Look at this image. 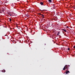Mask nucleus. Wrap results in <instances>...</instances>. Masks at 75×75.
Wrapping results in <instances>:
<instances>
[{
    "label": "nucleus",
    "instance_id": "f257e3e1",
    "mask_svg": "<svg viewBox=\"0 0 75 75\" xmlns=\"http://www.w3.org/2000/svg\"><path fill=\"white\" fill-rule=\"evenodd\" d=\"M25 17H29V15H28V14H26L25 15Z\"/></svg>",
    "mask_w": 75,
    "mask_h": 75
},
{
    "label": "nucleus",
    "instance_id": "f03ea898",
    "mask_svg": "<svg viewBox=\"0 0 75 75\" xmlns=\"http://www.w3.org/2000/svg\"><path fill=\"white\" fill-rule=\"evenodd\" d=\"M62 31H64L65 32H66V33H67V30H65V29H62Z\"/></svg>",
    "mask_w": 75,
    "mask_h": 75
},
{
    "label": "nucleus",
    "instance_id": "7ed1b4c3",
    "mask_svg": "<svg viewBox=\"0 0 75 75\" xmlns=\"http://www.w3.org/2000/svg\"><path fill=\"white\" fill-rule=\"evenodd\" d=\"M69 71H67L66 72V74H68V73H69Z\"/></svg>",
    "mask_w": 75,
    "mask_h": 75
},
{
    "label": "nucleus",
    "instance_id": "20e7f679",
    "mask_svg": "<svg viewBox=\"0 0 75 75\" xmlns=\"http://www.w3.org/2000/svg\"><path fill=\"white\" fill-rule=\"evenodd\" d=\"M40 4H41V5H42H42H43L44 3H43V2H40Z\"/></svg>",
    "mask_w": 75,
    "mask_h": 75
},
{
    "label": "nucleus",
    "instance_id": "39448f33",
    "mask_svg": "<svg viewBox=\"0 0 75 75\" xmlns=\"http://www.w3.org/2000/svg\"><path fill=\"white\" fill-rule=\"evenodd\" d=\"M59 34H60V32H58L57 34V35L58 36L59 35Z\"/></svg>",
    "mask_w": 75,
    "mask_h": 75
},
{
    "label": "nucleus",
    "instance_id": "423d86ee",
    "mask_svg": "<svg viewBox=\"0 0 75 75\" xmlns=\"http://www.w3.org/2000/svg\"><path fill=\"white\" fill-rule=\"evenodd\" d=\"M65 67H66L65 66L64 67V68L63 69V70H64V71H65V69H67Z\"/></svg>",
    "mask_w": 75,
    "mask_h": 75
},
{
    "label": "nucleus",
    "instance_id": "0eeeda50",
    "mask_svg": "<svg viewBox=\"0 0 75 75\" xmlns=\"http://www.w3.org/2000/svg\"><path fill=\"white\" fill-rule=\"evenodd\" d=\"M64 67H66V69H68V65H66L65 66H64Z\"/></svg>",
    "mask_w": 75,
    "mask_h": 75
},
{
    "label": "nucleus",
    "instance_id": "6e6552de",
    "mask_svg": "<svg viewBox=\"0 0 75 75\" xmlns=\"http://www.w3.org/2000/svg\"><path fill=\"white\" fill-rule=\"evenodd\" d=\"M2 72H6V70H3L2 71Z\"/></svg>",
    "mask_w": 75,
    "mask_h": 75
},
{
    "label": "nucleus",
    "instance_id": "1a4fd4ad",
    "mask_svg": "<svg viewBox=\"0 0 75 75\" xmlns=\"http://www.w3.org/2000/svg\"><path fill=\"white\" fill-rule=\"evenodd\" d=\"M53 7L52 8H55V5L54 4L53 5Z\"/></svg>",
    "mask_w": 75,
    "mask_h": 75
},
{
    "label": "nucleus",
    "instance_id": "9d476101",
    "mask_svg": "<svg viewBox=\"0 0 75 75\" xmlns=\"http://www.w3.org/2000/svg\"><path fill=\"white\" fill-rule=\"evenodd\" d=\"M48 1H49V2H50V3H51V2H52V1H51V0H49Z\"/></svg>",
    "mask_w": 75,
    "mask_h": 75
},
{
    "label": "nucleus",
    "instance_id": "9b49d317",
    "mask_svg": "<svg viewBox=\"0 0 75 75\" xmlns=\"http://www.w3.org/2000/svg\"><path fill=\"white\" fill-rule=\"evenodd\" d=\"M1 11H2V12H4V10H1Z\"/></svg>",
    "mask_w": 75,
    "mask_h": 75
},
{
    "label": "nucleus",
    "instance_id": "f8f14e48",
    "mask_svg": "<svg viewBox=\"0 0 75 75\" xmlns=\"http://www.w3.org/2000/svg\"><path fill=\"white\" fill-rule=\"evenodd\" d=\"M41 16H42V17H44V15H42V14H41Z\"/></svg>",
    "mask_w": 75,
    "mask_h": 75
},
{
    "label": "nucleus",
    "instance_id": "ddd939ff",
    "mask_svg": "<svg viewBox=\"0 0 75 75\" xmlns=\"http://www.w3.org/2000/svg\"><path fill=\"white\" fill-rule=\"evenodd\" d=\"M67 50L69 51V50H70V48H68Z\"/></svg>",
    "mask_w": 75,
    "mask_h": 75
},
{
    "label": "nucleus",
    "instance_id": "4468645a",
    "mask_svg": "<svg viewBox=\"0 0 75 75\" xmlns=\"http://www.w3.org/2000/svg\"><path fill=\"white\" fill-rule=\"evenodd\" d=\"M9 21H11V19L9 18Z\"/></svg>",
    "mask_w": 75,
    "mask_h": 75
},
{
    "label": "nucleus",
    "instance_id": "2eb2a0df",
    "mask_svg": "<svg viewBox=\"0 0 75 75\" xmlns=\"http://www.w3.org/2000/svg\"><path fill=\"white\" fill-rule=\"evenodd\" d=\"M38 14H39V15H41V13H38Z\"/></svg>",
    "mask_w": 75,
    "mask_h": 75
},
{
    "label": "nucleus",
    "instance_id": "dca6fc26",
    "mask_svg": "<svg viewBox=\"0 0 75 75\" xmlns=\"http://www.w3.org/2000/svg\"><path fill=\"white\" fill-rule=\"evenodd\" d=\"M73 48H74V49H75V46H74L73 47Z\"/></svg>",
    "mask_w": 75,
    "mask_h": 75
},
{
    "label": "nucleus",
    "instance_id": "f3484780",
    "mask_svg": "<svg viewBox=\"0 0 75 75\" xmlns=\"http://www.w3.org/2000/svg\"><path fill=\"white\" fill-rule=\"evenodd\" d=\"M69 16H72V14H70L69 15Z\"/></svg>",
    "mask_w": 75,
    "mask_h": 75
},
{
    "label": "nucleus",
    "instance_id": "a211bd4d",
    "mask_svg": "<svg viewBox=\"0 0 75 75\" xmlns=\"http://www.w3.org/2000/svg\"><path fill=\"white\" fill-rule=\"evenodd\" d=\"M71 33H72V34H73V33H74L73 32V31H71Z\"/></svg>",
    "mask_w": 75,
    "mask_h": 75
},
{
    "label": "nucleus",
    "instance_id": "6ab92c4d",
    "mask_svg": "<svg viewBox=\"0 0 75 75\" xmlns=\"http://www.w3.org/2000/svg\"><path fill=\"white\" fill-rule=\"evenodd\" d=\"M73 8L74 9H75V7H73Z\"/></svg>",
    "mask_w": 75,
    "mask_h": 75
},
{
    "label": "nucleus",
    "instance_id": "aec40b11",
    "mask_svg": "<svg viewBox=\"0 0 75 75\" xmlns=\"http://www.w3.org/2000/svg\"><path fill=\"white\" fill-rule=\"evenodd\" d=\"M1 0H0V2H1Z\"/></svg>",
    "mask_w": 75,
    "mask_h": 75
},
{
    "label": "nucleus",
    "instance_id": "412c9836",
    "mask_svg": "<svg viewBox=\"0 0 75 75\" xmlns=\"http://www.w3.org/2000/svg\"><path fill=\"white\" fill-rule=\"evenodd\" d=\"M69 67H70V65H69Z\"/></svg>",
    "mask_w": 75,
    "mask_h": 75
},
{
    "label": "nucleus",
    "instance_id": "4be33fe9",
    "mask_svg": "<svg viewBox=\"0 0 75 75\" xmlns=\"http://www.w3.org/2000/svg\"><path fill=\"white\" fill-rule=\"evenodd\" d=\"M42 18H44V17H42Z\"/></svg>",
    "mask_w": 75,
    "mask_h": 75
},
{
    "label": "nucleus",
    "instance_id": "5701e85b",
    "mask_svg": "<svg viewBox=\"0 0 75 75\" xmlns=\"http://www.w3.org/2000/svg\"><path fill=\"white\" fill-rule=\"evenodd\" d=\"M11 16V15H10V16Z\"/></svg>",
    "mask_w": 75,
    "mask_h": 75
},
{
    "label": "nucleus",
    "instance_id": "b1692460",
    "mask_svg": "<svg viewBox=\"0 0 75 75\" xmlns=\"http://www.w3.org/2000/svg\"><path fill=\"white\" fill-rule=\"evenodd\" d=\"M20 0H18V1H19Z\"/></svg>",
    "mask_w": 75,
    "mask_h": 75
},
{
    "label": "nucleus",
    "instance_id": "393cba45",
    "mask_svg": "<svg viewBox=\"0 0 75 75\" xmlns=\"http://www.w3.org/2000/svg\"><path fill=\"white\" fill-rule=\"evenodd\" d=\"M67 28H68V26H67Z\"/></svg>",
    "mask_w": 75,
    "mask_h": 75
},
{
    "label": "nucleus",
    "instance_id": "a878e982",
    "mask_svg": "<svg viewBox=\"0 0 75 75\" xmlns=\"http://www.w3.org/2000/svg\"><path fill=\"white\" fill-rule=\"evenodd\" d=\"M67 71H68V69L67 70Z\"/></svg>",
    "mask_w": 75,
    "mask_h": 75
}]
</instances>
